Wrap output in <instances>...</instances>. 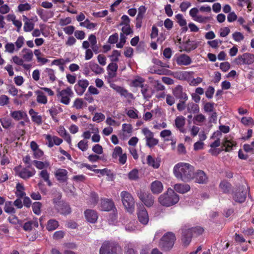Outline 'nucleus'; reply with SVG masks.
Masks as SVG:
<instances>
[{
	"instance_id": "1",
	"label": "nucleus",
	"mask_w": 254,
	"mask_h": 254,
	"mask_svg": "<svg viewBox=\"0 0 254 254\" xmlns=\"http://www.w3.org/2000/svg\"><path fill=\"white\" fill-rule=\"evenodd\" d=\"M194 168L189 163L180 162L175 165L173 169L175 176L184 182H189L193 180Z\"/></svg>"
},
{
	"instance_id": "2",
	"label": "nucleus",
	"mask_w": 254,
	"mask_h": 254,
	"mask_svg": "<svg viewBox=\"0 0 254 254\" xmlns=\"http://www.w3.org/2000/svg\"><path fill=\"white\" fill-rule=\"evenodd\" d=\"M179 200V195L171 188L158 198L159 203L163 206H171L176 204Z\"/></svg>"
},
{
	"instance_id": "3",
	"label": "nucleus",
	"mask_w": 254,
	"mask_h": 254,
	"mask_svg": "<svg viewBox=\"0 0 254 254\" xmlns=\"http://www.w3.org/2000/svg\"><path fill=\"white\" fill-rule=\"evenodd\" d=\"M176 240L174 233L171 232H167L160 239L158 246L163 251H169L173 248Z\"/></svg>"
},
{
	"instance_id": "4",
	"label": "nucleus",
	"mask_w": 254,
	"mask_h": 254,
	"mask_svg": "<svg viewBox=\"0 0 254 254\" xmlns=\"http://www.w3.org/2000/svg\"><path fill=\"white\" fill-rule=\"evenodd\" d=\"M99 254H122V253L118 245L109 241H105L100 249Z\"/></svg>"
},
{
	"instance_id": "5",
	"label": "nucleus",
	"mask_w": 254,
	"mask_h": 254,
	"mask_svg": "<svg viewBox=\"0 0 254 254\" xmlns=\"http://www.w3.org/2000/svg\"><path fill=\"white\" fill-rule=\"evenodd\" d=\"M73 93L71 87H67L64 89L62 90H58L57 91V97L60 99L61 103L64 105H68L70 101V97L72 96Z\"/></svg>"
},
{
	"instance_id": "6",
	"label": "nucleus",
	"mask_w": 254,
	"mask_h": 254,
	"mask_svg": "<svg viewBox=\"0 0 254 254\" xmlns=\"http://www.w3.org/2000/svg\"><path fill=\"white\" fill-rule=\"evenodd\" d=\"M249 191V188H246L244 186L239 187L233 194V199L237 202H244L247 198L248 192Z\"/></svg>"
},
{
	"instance_id": "7",
	"label": "nucleus",
	"mask_w": 254,
	"mask_h": 254,
	"mask_svg": "<svg viewBox=\"0 0 254 254\" xmlns=\"http://www.w3.org/2000/svg\"><path fill=\"white\" fill-rule=\"evenodd\" d=\"M137 196L146 206H152L154 202L153 195L147 191L140 190L137 192Z\"/></svg>"
},
{
	"instance_id": "8",
	"label": "nucleus",
	"mask_w": 254,
	"mask_h": 254,
	"mask_svg": "<svg viewBox=\"0 0 254 254\" xmlns=\"http://www.w3.org/2000/svg\"><path fill=\"white\" fill-rule=\"evenodd\" d=\"M237 65H250L254 63V55L250 53H246L242 55H239L235 59Z\"/></svg>"
},
{
	"instance_id": "9",
	"label": "nucleus",
	"mask_w": 254,
	"mask_h": 254,
	"mask_svg": "<svg viewBox=\"0 0 254 254\" xmlns=\"http://www.w3.org/2000/svg\"><path fill=\"white\" fill-rule=\"evenodd\" d=\"M173 94L174 97L179 100L187 101L189 97L186 93V90L181 85H178L173 89Z\"/></svg>"
},
{
	"instance_id": "10",
	"label": "nucleus",
	"mask_w": 254,
	"mask_h": 254,
	"mask_svg": "<svg viewBox=\"0 0 254 254\" xmlns=\"http://www.w3.org/2000/svg\"><path fill=\"white\" fill-rule=\"evenodd\" d=\"M101 210L109 212L108 222L110 224L115 225L118 219V211L116 207H102Z\"/></svg>"
},
{
	"instance_id": "11",
	"label": "nucleus",
	"mask_w": 254,
	"mask_h": 254,
	"mask_svg": "<svg viewBox=\"0 0 254 254\" xmlns=\"http://www.w3.org/2000/svg\"><path fill=\"white\" fill-rule=\"evenodd\" d=\"M110 86L111 88L113 89L116 92L119 93L121 96L127 98H129L130 99H134V96L132 93H130L127 90L125 89V88L117 85L115 83H111L110 84Z\"/></svg>"
},
{
	"instance_id": "12",
	"label": "nucleus",
	"mask_w": 254,
	"mask_h": 254,
	"mask_svg": "<svg viewBox=\"0 0 254 254\" xmlns=\"http://www.w3.org/2000/svg\"><path fill=\"white\" fill-rule=\"evenodd\" d=\"M121 197L124 206H134L135 201L132 195L127 191H122Z\"/></svg>"
},
{
	"instance_id": "13",
	"label": "nucleus",
	"mask_w": 254,
	"mask_h": 254,
	"mask_svg": "<svg viewBox=\"0 0 254 254\" xmlns=\"http://www.w3.org/2000/svg\"><path fill=\"white\" fill-rule=\"evenodd\" d=\"M89 84V81L87 79L78 80L77 83L74 86L76 94L79 96L82 95Z\"/></svg>"
},
{
	"instance_id": "14",
	"label": "nucleus",
	"mask_w": 254,
	"mask_h": 254,
	"mask_svg": "<svg viewBox=\"0 0 254 254\" xmlns=\"http://www.w3.org/2000/svg\"><path fill=\"white\" fill-rule=\"evenodd\" d=\"M193 180H195V182L199 184H206L208 181V179L205 173L201 170H197L196 172L194 171L193 175Z\"/></svg>"
},
{
	"instance_id": "15",
	"label": "nucleus",
	"mask_w": 254,
	"mask_h": 254,
	"mask_svg": "<svg viewBox=\"0 0 254 254\" xmlns=\"http://www.w3.org/2000/svg\"><path fill=\"white\" fill-rule=\"evenodd\" d=\"M137 215L138 220L141 224L143 225H146L148 224L149 215L145 207H138Z\"/></svg>"
},
{
	"instance_id": "16",
	"label": "nucleus",
	"mask_w": 254,
	"mask_h": 254,
	"mask_svg": "<svg viewBox=\"0 0 254 254\" xmlns=\"http://www.w3.org/2000/svg\"><path fill=\"white\" fill-rule=\"evenodd\" d=\"M27 168V167L23 168L21 170H18V168H15L14 170L16 172L19 177L23 179L26 180L33 176L36 173L34 169L31 171L28 170Z\"/></svg>"
},
{
	"instance_id": "17",
	"label": "nucleus",
	"mask_w": 254,
	"mask_h": 254,
	"mask_svg": "<svg viewBox=\"0 0 254 254\" xmlns=\"http://www.w3.org/2000/svg\"><path fill=\"white\" fill-rule=\"evenodd\" d=\"M193 73V71H178L175 73L174 77L179 80L189 81Z\"/></svg>"
},
{
	"instance_id": "18",
	"label": "nucleus",
	"mask_w": 254,
	"mask_h": 254,
	"mask_svg": "<svg viewBox=\"0 0 254 254\" xmlns=\"http://www.w3.org/2000/svg\"><path fill=\"white\" fill-rule=\"evenodd\" d=\"M192 236V233L190 228L182 229V241L185 246H188L190 243Z\"/></svg>"
},
{
	"instance_id": "19",
	"label": "nucleus",
	"mask_w": 254,
	"mask_h": 254,
	"mask_svg": "<svg viewBox=\"0 0 254 254\" xmlns=\"http://www.w3.org/2000/svg\"><path fill=\"white\" fill-rule=\"evenodd\" d=\"M86 220L91 223H95L98 219V214L96 211L92 209H87L84 212Z\"/></svg>"
},
{
	"instance_id": "20",
	"label": "nucleus",
	"mask_w": 254,
	"mask_h": 254,
	"mask_svg": "<svg viewBox=\"0 0 254 254\" xmlns=\"http://www.w3.org/2000/svg\"><path fill=\"white\" fill-rule=\"evenodd\" d=\"M176 63L179 65H189L192 63V60L188 55L181 54L177 58Z\"/></svg>"
},
{
	"instance_id": "21",
	"label": "nucleus",
	"mask_w": 254,
	"mask_h": 254,
	"mask_svg": "<svg viewBox=\"0 0 254 254\" xmlns=\"http://www.w3.org/2000/svg\"><path fill=\"white\" fill-rule=\"evenodd\" d=\"M197 47V44L195 41H191L188 39L182 45V51L190 53L191 51L195 50Z\"/></svg>"
},
{
	"instance_id": "22",
	"label": "nucleus",
	"mask_w": 254,
	"mask_h": 254,
	"mask_svg": "<svg viewBox=\"0 0 254 254\" xmlns=\"http://www.w3.org/2000/svg\"><path fill=\"white\" fill-rule=\"evenodd\" d=\"M150 190L153 193L159 194L161 193L163 190V184L159 181L156 180L153 181L151 184Z\"/></svg>"
},
{
	"instance_id": "23",
	"label": "nucleus",
	"mask_w": 254,
	"mask_h": 254,
	"mask_svg": "<svg viewBox=\"0 0 254 254\" xmlns=\"http://www.w3.org/2000/svg\"><path fill=\"white\" fill-rule=\"evenodd\" d=\"M185 123V118L182 116L177 117L175 120L176 127L182 133L185 132V129L184 128Z\"/></svg>"
},
{
	"instance_id": "24",
	"label": "nucleus",
	"mask_w": 254,
	"mask_h": 254,
	"mask_svg": "<svg viewBox=\"0 0 254 254\" xmlns=\"http://www.w3.org/2000/svg\"><path fill=\"white\" fill-rule=\"evenodd\" d=\"M67 171L64 169H58L55 172V175L57 179L62 182H65L67 179Z\"/></svg>"
},
{
	"instance_id": "25",
	"label": "nucleus",
	"mask_w": 254,
	"mask_h": 254,
	"mask_svg": "<svg viewBox=\"0 0 254 254\" xmlns=\"http://www.w3.org/2000/svg\"><path fill=\"white\" fill-rule=\"evenodd\" d=\"M118 68V65L116 63L112 62L107 66L108 76L111 78L115 77L117 75L116 72Z\"/></svg>"
},
{
	"instance_id": "26",
	"label": "nucleus",
	"mask_w": 254,
	"mask_h": 254,
	"mask_svg": "<svg viewBox=\"0 0 254 254\" xmlns=\"http://www.w3.org/2000/svg\"><path fill=\"white\" fill-rule=\"evenodd\" d=\"M236 142L232 140L229 139L228 138L225 137L223 142L222 146L225 147L224 150L225 152H230L233 149V147L236 145Z\"/></svg>"
},
{
	"instance_id": "27",
	"label": "nucleus",
	"mask_w": 254,
	"mask_h": 254,
	"mask_svg": "<svg viewBox=\"0 0 254 254\" xmlns=\"http://www.w3.org/2000/svg\"><path fill=\"white\" fill-rule=\"evenodd\" d=\"M88 40L91 44V48L93 52L97 54L100 52L99 47L97 45V38L95 35L91 34L88 37Z\"/></svg>"
},
{
	"instance_id": "28",
	"label": "nucleus",
	"mask_w": 254,
	"mask_h": 254,
	"mask_svg": "<svg viewBox=\"0 0 254 254\" xmlns=\"http://www.w3.org/2000/svg\"><path fill=\"white\" fill-rule=\"evenodd\" d=\"M175 190L180 193H185L190 190V186L187 184H177L174 186Z\"/></svg>"
},
{
	"instance_id": "29",
	"label": "nucleus",
	"mask_w": 254,
	"mask_h": 254,
	"mask_svg": "<svg viewBox=\"0 0 254 254\" xmlns=\"http://www.w3.org/2000/svg\"><path fill=\"white\" fill-rule=\"evenodd\" d=\"M160 159L159 158H153L151 155L147 157V164L154 169H157L160 166Z\"/></svg>"
},
{
	"instance_id": "30",
	"label": "nucleus",
	"mask_w": 254,
	"mask_h": 254,
	"mask_svg": "<svg viewBox=\"0 0 254 254\" xmlns=\"http://www.w3.org/2000/svg\"><path fill=\"white\" fill-rule=\"evenodd\" d=\"M21 53H22V58L25 61L29 62L32 61L33 54L31 50L24 48L21 51Z\"/></svg>"
},
{
	"instance_id": "31",
	"label": "nucleus",
	"mask_w": 254,
	"mask_h": 254,
	"mask_svg": "<svg viewBox=\"0 0 254 254\" xmlns=\"http://www.w3.org/2000/svg\"><path fill=\"white\" fill-rule=\"evenodd\" d=\"M35 93L37 95V102L38 103L46 104L48 102L47 97L44 95V93L41 90H36Z\"/></svg>"
},
{
	"instance_id": "32",
	"label": "nucleus",
	"mask_w": 254,
	"mask_h": 254,
	"mask_svg": "<svg viewBox=\"0 0 254 254\" xmlns=\"http://www.w3.org/2000/svg\"><path fill=\"white\" fill-rule=\"evenodd\" d=\"M141 92L145 99L150 98L153 94V92L150 90L147 84L143 85L141 87Z\"/></svg>"
},
{
	"instance_id": "33",
	"label": "nucleus",
	"mask_w": 254,
	"mask_h": 254,
	"mask_svg": "<svg viewBox=\"0 0 254 254\" xmlns=\"http://www.w3.org/2000/svg\"><path fill=\"white\" fill-rule=\"evenodd\" d=\"M187 111L190 114H196L199 112L198 105L193 102H190L187 105Z\"/></svg>"
},
{
	"instance_id": "34",
	"label": "nucleus",
	"mask_w": 254,
	"mask_h": 254,
	"mask_svg": "<svg viewBox=\"0 0 254 254\" xmlns=\"http://www.w3.org/2000/svg\"><path fill=\"white\" fill-rule=\"evenodd\" d=\"M53 199V204L57 206H66L64 205L63 201L62 200V193L60 192H56L54 194Z\"/></svg>"
},
{
	"instance_id": "35",
	"label": "nucleus",
	"mask_w": 254,
	"mask_h": 254,
	"mask_svg": "<svg viewBox=\"0 0 254 254\" xmlns=\"http://www.w3.org/2000/svg\"><path fill=\"white\" fill-rule=\"evenodd\" d=\"M219 187L223 192L226 193L230 192L232 189L231 184L226 180L221 182Z\"/></svg>"
},
{
	"instance_id": "36",
	"label": "nucleus",
	"mask_w": 254,
	"mask_h": 254,
	"mask_svg": "<svg viewBox=\"0 0 254 254\" xmlns=\"http://www.w3.org/2000/svg\"><path fill=\"white\" fill-rule=\"evenodd\" d=\"M11 117L16 121H19L23 119L26 116L25 112L21 111H15L11 112Z\"/></svg>"
},
{
	"instance_id": "37",
	"label": "nucleus",
	"mask_w": 254,
	"mask_h": 254,
	"mask_svg": "<svg viewBox=\"0 0 254 254\" xmlns=\"http://www.w3.org/2000/svg\"><path fill=\"white\" fill-rule=\"evenodd\" d=\"M59 226L58 222L54 219H50L49 220L46 225V229L49 231H54L56 229H57Z\"/></svg>"
},
{
	"instance_id": "38",
	"label": "nucleus",
	"mask_w": 254,
	"mask_h": 254,
	"mask_svg": "<svg viewBox=\"0 0 254 254\" xmlns=\"http://www.w3.org/2000/svg\"><path fill=\"white\" fill-rule=\"evenodd\" d=\"M89 67L91 70L96 74H101L104 71V69L96 63H90Z\"/></svg>"
},
{
	"instance_id": "39",
	"label": "nucleus",
	"mask_w": 254,
	"mask_h": 254,
	"mask_svg": "<svg viewBox=\"0 0 254 254\" xmlns=\"http://www.w3.org/2000/svg\"><path fill=\"white\" fill-rule=\"evenodd\" d=\"M40 176L43 180L47 183L49 186H51L52 184L49 180V174L46 170H43L40 173Z\"/></svg>"
},
{
	"instance_id": "40",
	"label": "nucleus",
	"mask_w": 254,
	"mask_h": 254,
	"mask_svg": "<svg viewBox=\"0 0 254 254\" xmlns=\"http://www.w3.org/2000/svg\"><path fill=\"white\" fill-rule=\"evenodd\" d=\"M220 130H217L213 133V135L216 136L221 135V132L227 133L230 131V127L228 126L221 125L219 126Z\"/></svg>"
},
{
	"instance_id": "41",
	"label": "nucleus",
	"mask_w": 254,
	"mask_h": 254,
	"mask_svg": "<svg viewBox=\"0 0 254 254\" xmlns=\"http://www.w3.org/2000/svg\"><path fill=\"white\" fill-rule=\"evenodd\" d=\"M128 178L130 180L136 181L139 178L138 171L136 169H133L128 174Z\"/></svg>"
},
{
	"instance_id": "42",
	"label": "nucleus",
	"mask_w": 254,
	"mask_h": 254,
	"mask_svg": "<svg viewBox=\"0 0 254 254\" xmlns=\"http://www.w3.org/2000/svg\"><path fill=\"white\" fill-rule=\"evenodd\" d=\"M144 82V79L143 78L138 77L137 78L132 80L131 85L135 87H141L144 85L143 84Z\"/></svg>"
},
{
	"instance_id": "43",
	"label": "nucleus",
	"mask_w": 254,
	"mask_h": 254,
	"mask_svg": "<svg viewBox=\"0 0 254 254\" xmlns=\"http://www.w3.org/2000/svg\"><path fill=\"white\" fill-rule=\"evenodd\" d=\"M48 112L52 119L56 123H58L59 122V119L57 117V116L59 113L58 110L56 108L52 107L48 110Z\"/></svg>"
},
{
	"instance_id": "44",
	"label": "nucleus",
	"mask_w": 254,
	"mask_h": 254,
	"mask_svg": "<svg viewBox=\"0 0 254 254\" xmlns=\"http://www.w3.org/2000/svg\"><path fill=\"white\" fill-rule=\"evenodd\" d=\"M60 214L66 216L71 212V207H55Z\"/></svg>"
},
{
	"instance_id": "45",
	"label": "nucleus",
	"mask_w": 254,
	"mask_h": 254,
	"mask_svg": "<svg viewBox=\"0 0 254 254\" xmlns=\"http://www.w3.org/2000/svg\"><path fill=\"white\" fill-rule=\"evenodd\" d=\"M45 73L49 76L50 80L54 82L56 80V76L55 75L54 70L52 68H46L44 70Z\"/></svg>"
},
{
	"instance_id": "46",
	"label": "nucleus",
	"mask_w": 254,
	"mask_h": 254,
	"mask_svg": "<svg viewBox=\"0 0 254 254\" xmlns=\"http://www.w3.org/2000/svg\"><path fill=\"white\" fill-rule=\"evenodd\" d=\"M84 106V102L81 98H76L75 99L73 104V107L76 109L79 110L82 109Z\"/></svg>"
},
{
	"instance_id": "47",
	"label": "nucleus",
	"mask_w": 254,
	"mask_h": 254,
	"mask_svg": "<svg viewBox=\"0 0 254 254\" xmlns=\"http://www.w3.org/2000/svg\"><path fill=\"white\" fill-rule=\"evenodd\" d=\"M177 22L181 27L187 25V21L182 14H178L175 16Z\"/></svg>"
},
{
	"instance_id": "48",
	"label": "nucleus",
	"mask_w": 254,
	"mask_h": 254,
	"mask_svg": "<svg viewBox=\"0 0 254 254\" xmlns=\"http://www.w3.org/2000/svg\"><path fill=\"white\" fill-rule=\"evenodd\" d=\"M16 194L18 196L22 197L25 194V193L24 191V188L22 184L17 183L16 184Z\"/></svg>"
},
{
	"instance_id": "49",
	"label": "nucleus",
	"mask_w": 254,
	"mask_h": 254,
	"mask_svg": "<svg viewBox=\"0 0 254 254\" xmlns=\"http://www.w3.org/2000/svg\"><path fill=\"white\" fill-rule=\"evenodd\" d=\"M215 103L213 102H207L204 105V111L206 113L213 112L214 110Z\"/></svg>"
},
{
	"instance_id": "50",
	"label": "nucleus",
	"mask_w": 254,
	"mask_h": 254,
	"mask_svg": "<svg viewBox=\"0 0 254 254\" xmlns=\"http://www.w3.org/2000/svg\"><path fill=\"white\" fill-rule=\"evenodd\" d=\"M0 122L4 128H8L11 125V120L6 118L0 119Z\"/></svg>"
},
{
	"instance_id": "51",
	"label": "nucleus",
	"mask_w": 254,
	"mask_h": 254,
	"mask_svg": "<svg viewBox=\"0 0 254 254\" xmlns=\"http://www.w3.org/2000/svg\"><path fill=\"white\" fill-rule=\"evenodd\" d=\"M101 201L102 205L109 207L115 206L114 202L112 199L103 198L101 199Z\"/></svg>"
},
{
	"instance_id": "52",
	"label": "nucleus",
	"mask_w": 254,
	"mask_h": 254,
	"mask_svg": "<svg viewBox=\"0 0 254 254\" xmlns=\"http://www.w3.org/2000/svg\"><path fill=\"white\" fill-rule=\"evenodd\" d=\"M146 145L150 148L153 147V146L157 145L159 142L158 139L154 138L153 137L148 138L146 140Z\"/></svg>"
},
{
	"instance_id": "53",
	"label": "nucleus",
	"mask_w": 254,
	"mask_h": 254,
	"mask_svg": "<svg viewBox=\"0 0 254 254\" xmlns=\"http://www.w3.org/2000/svg\"><path fill=\"white\" fill-rule=\"evenodd\" d=\"M122 154H123L122 148L120 146H116L114 149V151L112 154V157L114 159H117Z\"/></svg>"
},
{
	"instance_id": "54",
	"label": "nucleus",
	"mask_w": 254,
	"mask_h": 254,
	"mask_svg": "<svg viewBox=\"0 0 254 254\" xmlns=\"http://www.w3.org/2000/svg\"><path fill=\"white\" fill-rule=\"evenodd\" d=\"M24 42V38L22 36H20L18 37L17 39L15 42L16 46V51H18L19 49L23 46Z\"/></svg>"
},
{
	"instance_id": "55",
	"label": "nucleus",
	"mask_w": 254,
	"mask_h": 254,
	"mask_svg": "<svg viewBox=\"0 0 254 254\" xmlns=\"http://www.w3.org/2000/svg\"><path fill=\"white\" fill-rule=\"evenodd\" d=\"M34 24L30 21H25L23 30L25 32L31 31L34 28Z\"/></svg>"
},
{
	"instance_id": "56",
	"label": "nucleus",
	"mask_w": 254,
	"mask_h": 254,
	"mask_svg": "<svg viewBox=\"0 0 254 254\" xmlns=\"http://www.w3.org/2000/svg\"><path fill=\"white\" fill-rule=\"evenodd\" d=\"M190 229L191 230L192 234H194L196 236L202 234L204 231L203 228L200 226L192 227L190 228Z\"/></svg>"
},
{
	"instance_id": "57",
	"label": "nucleus",
	"mask_w": 254,
	"mask_h": 254,
	"mask_svg": "<svg viewBox=\"0 0 254 254\" xmlns=\"http://www.w3.org/2000/svg\"><path fill=\"white\" fill-rule=\"evenodd\" d=\"M205 120V116L202 114H199L194 116L193 119V123L196 124L197 123H203Z\"/></svg>"
},
{
	"instance_id": "58",
	"label": "nucleus",
	"mask_w": 254,
	"mask_h": 254,
	"mask_svg": "<svg viewBox=\"0 0 254 254\" xmlns=\"http://www.w3.org/2000/svg\"><path fill=\"white\" fill-rule=\"evenodd\" d=\"M121 56V52L118 50H115L113 51L111 56V61L112 62H117L119 61V57Z\"/></svg>"
},
{
	"instance_id": "59",
	"label": "nucleus",
	"mask_w": 254,
	"mask_h": 254,
	"mask_svg": "<svg viewBox=\"0 0 254 254\" xmlns=\"http://www.w3.org/2000/svg\"><path fill=\"white\" fill-rule=\"evenodd\" d=\"M123 25L124 26L122 28V33L125 34L126 35H128L130 34L133 33V31L130 28V24Z\"/></svg>"
},
{
	"instance_id": "60",
	"label": "nucleus",
	"mask_w": 254,
	"mask_h": 254,
	"mask_svg": "<svg viewBox=\"0 0 254 254\" xmlns=\"http://www.w3.org/2000/svg\"><path fill=\"white\" fill-rule=\"evenodd\" d=\"M214 88L212 86H209L205 91V96L208 99H211L214 93Z\"/></svg>"
},
{
	"instance_id": "61",
	"label": "nucleus",
	"mask_w": 254,
	"mask_h": 254,
	"mask_svg": "<svg viewBox=\"0 0 254 254\" xmlns=\"http://www.w3.org/2000/svg\"><path fill=\"white\" fill-rule=\"evenodd\" d=\"M211 17L210 16H202L201 15H197V16L194 19V20L199 23H205L211 19Z\"/></svg>"
},
{
	"instance_id": "62",
	"label": "nucleus",
	"mask_w": 254,
	"mask_h": 254,
	"mask_svg": "<svg viewBox=\"0 0 254 254\" xmlns=\"http://www.w3.org/2000/svg\"><path fill=\"white\" fill-rule=\"evenodd\" d=\"M105 117L104 114L101 113H97L95 114L92 120L94 122L99 123L101 122V121H103L105 119Z\"/></svg>"
},
{
	"instance_id": "63",
	"label": "nucleus",
	"mask_w": 254,
	"mask_h": 254,
	"mask_svg": "<svg viewBox=\"0 0 254 254\" xmlns=\"http://www.w3.org/2000/svg\"><path fill=\"white\" fill-rule=\"evenodd\" d=\"M77 146L79 149L82 151H85L88 147L87 141H85L84 140H80L78 142Z\"/></svg>"
},
{
	"instance_id": "64",
	"label": "nucleus",
	"mask_w": 254,
	"mask_h": 254,
	"mask_svg": "<svg viewBox=\"0 0 254 254\" xmlns=\"http://www.w3.org/2000/svg\"><path fill=\"white\" fill-rule=\"evenodd\" d=\"M233 38L237 42H240L244 40V36L243 34L240 32H235L232 35Z\"/></svg>"
}]
</instances>
